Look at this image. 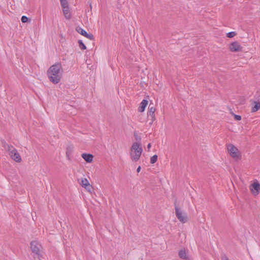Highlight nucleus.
Segmentation results:
<instances>
[{"label":"nucleus","instance_id":"4468645a","mask_svg":"<svg viewBox=\"0 0 260 260\" xmlns=\"http://www.w3.org/2000/svg\"><path fill=\"white\" fill-rule=\"evenodd\" d=\"M63 15L67 19H70L71 18V14L70 13L69 6H68L67 8H62Z\"/></svg>","mask_w":260,"mask_h":260},{"label":"nucleus","instance_id":"c756f323","mask_svg":"<svg viewBox=\"0 0 260 260\" xmlns=\"http://www.w3.org/2000/svg\"><path fill=\"white\" fill-rule=\"evenodd\" d=\"M225 146L226 148L228 149V143H226Z\"/></svg>","mask_w":260,"mask_h":260},{"label":"nucleus","instance_id":"1a4fd4ad","mask_svg":"<svg viewBox=\"0 0 260 260\" xmlns=\"http://www.w3.org/2000/svg\"><path fill=\"white\" fill-rule=\"evenodd\" d=\"M229 49L231 51L236 52L242 51V47L238 42L235 41L230 43Z\"/></svg>","mask_w":260,"mask_h":260},{"label":"nucleus","instance_id":"9d476101","mask_svg":"<svg viewBox=\"0 0 260 260\" xmlns=\"http://www.w3.org/2000/svg\"><path fill=\"white\" fill-rule=\"evenodd\" d=\"M80 184L84 188H85L88 192H91L93 190L92 186L90 184L89 181L86 178H81V182H79Z\"/></svg>","mask_w":260,"mask_h":260},{"label":"nucleus","instance_id":"393cba45","mask_svg":"<svg viewBox=\"0 0 260 260\" xmlns=\"http://www.w3.org/2000/svg\"><path fill=\"white\" fill-rule=\"evenodd\" d=\"M237 35L235 31L229 32V38H233Z\"/></svg>","mask_w":260,"mask_h":260},{"label":"nucleus","instance_id":"39448f33","mask_svg":"<svg viewBox=\"0 0 260 260\" xmlns=\"http://www.w3.org/2000/svg\"><path fill=\"white\" fill-rule=\"evenodd\" d=\"M42 248V246L37 241H32L30 243V248L32 252L37 254L38 257L41 260L42 255L40 253V249Z\"/></svg>","mask_w":260,"mask_h":260},{"label":"nucleus","instance_id":"c85d7f7f","mask_svg":"<svg viewBox=\"0 0 260 260\" xmlns=\"http://www.w3.org/2000/svg\"><path fill=\"white\" fill-rule=\"evenodd\" d=\"M141 170V166H139L137 168V172L138 173H139V172H140Z\"/></svg>","mask_w":260,"mask_h":260},{"label":"nucleus","instance_id":"f3484780","mask_svg":"<svg viewBox=\"0 0 260 260\" xmlns=\"http://www.w3.org/2000/svg\"><path fill=\"white\" fill-rule=\"evenodd\" d=\"M260 109V103L257 102H254V106L252 107L251 111L255 112Z\"/></svg>","mask_w":260,"mask_h":260},{"label":"nucleus","instance_id":"7ed1b4c3","mask_svg":"<svg viewBox=\"0 0 260 260\" xmlns=\"http://www.w3.org/2000/svg\"><path fill=\"white\" fill-rule=\"evenodd\" d=\"M229 153L236 161H238L242 158V154L237 147L233 144H229Z\"/></svg>","mask_w":260,"mask_h":260},{"label":"nucleus","instance_id":"20e7f679","mask_svg":"<svg viewBox=\"0 0 260 260\" xmlns=\"http://www.w3.org/2000/svg\"><path fill=\"white\" fill-rule=\"evenodd\" d=\"M175 214L177 218L179 219L180 221L182 223H185L187 221V216L185 213H183L182 211L179 207V205L177 204L176 202L175 203Z\"/></svg>","mask_w":260,"mask_h":260},{"label":"nucleus","instance_id":"6e6552de","mask_svg":"<svg viewBox=\"0 0 260 260\" xmlns=\"http://www.w3.org/2000/svg\"><path fill=\"white\" fill-rule=\"evenodd\" d=\"M76 30L80 35L89 39L90 40H94V37L92 34L87 33L84 29L79 26L76 28Z\"/></svg>","mask_w":260,"mask_h":260},{"label":"nucleus","instance_id":"aec40b11","mask_svg":"<svg viewBox=\"0 0 260 260\" xmlns=\"http://www.w3.org/2000/svg\"><path fill=\"white\" fill-rule=\"evenodd\" d=\"M62 8H67L69 6L68 0H59Z\"/></svg>","mask_w":260,"mask_h":260},{"label":"nucleus","instance_id":"423d86ee","mask_svg":"<svg viewBox=\"0 0 260 260\" xmlns=\"http://www.w3.org/2000/svg\"><path fill=\"white\" fill-rule=\"evenodd\" d=\"M251 193L255 196H257L260 192V183L255 179L249 187Z\"/></svg>","mask_w":260,"mask_h":260},{"label":"nucleus","instance_id":"a878e982","mask_svg":"<svg viewBox=\"0 0 260 260\" xmlns=\"http://www.w3.org/2000/svg\"><path fill=\"white\" fill-rule=\"evenodd\" d=\"M149 117H151V121L149 123V124H152L153 122L155 120V115H154V116H150Z\"/></svg>","mask_w":260,"mask_h":260},{"label":"nucleus","instance_id":"9b49d317","mask_svg":"<svg viewBox=\"0 0 260 260\" xmlns=\"http://www.w3.org/2000/svg\"><path fill=\"white\" fill-rule=\"evenodd\" d=\"M81 156L87 163H91L93 161V155L90 153H83Z\"/></svg>","mask_w":260,"mask_h":260},{"label":"nucleus","instance_id":"f8f14e48","mask_svg":"<svg viewBox=\"0 0 260 260\" xmlns=\"http://www.w3.org/2000/svg\"><path fill=\"white\" fill-rule=\"evenodd\" d=\"M148 104V101L147 100H143L142 101L140 104L139 107L138 108V111L139 112H143L145 111V108L147 106Z\"/></svg>","mask_w":260,"mask_h":260},{"label":"nucleus","instance_id":"2eb2a0df","mask_svg":"<svg viewBox=\"0 0 260 260\" xmlns=\"http://www.w3.org/2000/svg\"><path fill=\"white\" fill-rule=\"evenodd\" d=\"M153 104L152 103H150L148 107V117L150 116H154L155 115L154 112L155 111V108L153 106Z\"/></svg>","mask_w":260,"mask_h":260},{"label":"nucleus","instance_id":"412c9836","mask_svg":"<svg viewBox=\"0 0 260 260\" xmlns=\"http://www.w3.org/2000/svg\"><path fill=\"white\" fill-rule=\"evenodd\" d=\"M22 23H28L31 21V19L26 16H22L21 18Z\"/></svg>","mask_w":260,"mask_h":260},{"label":"nucleus","instance_id":"f257e3e1","mask_svg":"<svg viewBox=\"0 0 260 260\" xmlns=\"http://www.w3.org/2000/svg\"><path fill=\"white\" fill-rule=\"evenodd\" d=\"M61 69L60 63H55L48 69L47 74L50 82L56 84L60 81L62 77Z\"/></svg>","mask_w":260,"mask_h":260},{"label":"nucleus","instance_id":"dca6fc26","mask_svg":"<svg viewBox=\"0 0 260 260\" xmlns=\"http://www.w3.org/2000/svg\"><path fill=\"white\" fill-rule=\"evenodd\" d=\"M178 255L180 258L183 259H188V257L186 255L185 249H181L178 253Z\"/></svg>","mask_w":260,"mask_h":260},{"label":"nucleus","instance_id":"6ab92c4d","mask_svg":"<svg viewBox=\"0 0 260 260\" xmlns=\"http://www.w3.org/2000/svg\"><path fill=\"white\" fill-rule=\"evenodd\" d=\"M134 136L135 137V140H136V142L137 143H141V137L138 135L137 132H135L134 133Z\"/></svg>","mask_w":260,"mask_h":260},{"label":"nucleus","instance_id":"7c9ffc66","mask_svg":"<svg viewBox=\"0 0 260 260\" xmlns=\"http://www.w3.org/2000/svg\"><path fill=\"white\" fill-rule=\"evenodd\" d=\"M226 37H228V33L226 34Z\"/></svg>","mask_w":260,"mask_h":260},{"label":"nucleus","instance_id":"ddd939ff","mask_svg":"<svg viewBox=\"0 0 260 260\" xmlns=\"http://www.w3.org/2000/svg\"><path fill=\"white\" fill-rule=\"evenodd\" d=\"M74 149L73 144L69 145L66 148V156L69 160H71L70 156L72 155Z\"/></svg>","mask_w":260,"mask_h":260},{"label":"nucleus","instance_id":"cd10ccee","mask_svg":"<svg viewBox=\"0 0 260 260\" xmlns=\"http://www.w3.org/2000/svg\"><path fill=\"white\" fill-rule=\"evenodd\" d=\"M151 147V143H149L147 145V148L148 149V151H149V149H150Z\"/></svg>","mask_w":260,"mask_h":260},{"label":"nucleus","instance_id":"f03ea898","mask_svg":"<svg viewBox=\"0 0 260 260\" xmlns=\"http://www.w3.org/2000/svg\"><path fill=\"white\" fill-rule=\"evenodd\" d=\"M143 152L141 143H134L131 148L130 155L131 159L137 161L140 158Z\"/></svg>","mask_w":260,"mask_h":260},{"label":"nucleus","instance_id":"a211bd4d","mask_svg":"<svg viewBox=\"0 0 260 260\" xmlns=\"http://www.w3.org/2000/svg\"><path fill=\"white\" fill-rule=\"evenodd\" d=\"M2 144L3 146L5 148V149H7L8 151H9L11 149L13 148V146L12 145H9L8 144L6 143V142L3 140H2Z\"/></svg>","mask_w":260,"mask_h":260},{"label":"nucleus","instance_id":"0eeeda50","mask_svg":"<svg viewBox=\"0 0 260 260\" xmlns=\"http://www.w3.org/2000/svg\"><path fill=\"white\" fill-rule=\"evenodd\" d=\"M9 152L11 157L14 160L17 162H20L21 161V157L16 148L13 147L9 151Z\"/></svg>","mask_w":260,"mask_h":260},{"label":"nucleus","instance_id":"5701e85b","mask_svg":"<svg viewBox=\"0 0 260 260\" xmlns=\"http://www.w3.org/2000/svg\"><path fill=\"white\" fill-rule=\"evenodd\" d=\"M230 114L234 117V118L235 120L240 121L242 119V117L240 115L235 114L232 111H230Z\"/></svg>","mask_w":260,"mask_h":260},{"label":"nucleus","instance_id":"bb28decb","mask_svg":"<svg viewBox=\"0 0 260 260\" xmlns=\"http://www.w3.org/2000/svg\"><path fill=\"white\" fill-rule=\"evenodd\" d=\"M221 260H228V257L225 254H223L221 257Z\"/></svg>","mask_w":260,"mask_h":260},{"label":"nucleus","instance_id":"b1692460","mask_svg":"<svg viewBox=\"0 0 260 260\" xmlns=\"http://www.w3.org/2000/svg\"><path fill=\"white\" fill-rule=\"evenodd\" d=\"M157 158H158V156L156 154L154 155L150 158V163L151 164H153L155 163L157 160Z\"/></svg>","mask_w":260,"mask_h":260},{"label":"nucleus","instance_id":"4be33fe9","mask_svg":"<svg viewBox=\"0 0 260 260\" xmlns=\"http://www.w3.org/2000/svg\"><path fill=\"white\" fill-rule=\"evenodd\" d=\"M78 42L79 46L81 50H84L86 49V45L84 44V43L81 40H79Z\"/></svg>","mask_w":260,"mask_h":260}]
</instances>
